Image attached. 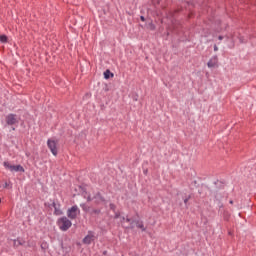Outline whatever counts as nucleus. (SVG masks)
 <instances>
[{"label":"nucleus","mask_w":256,"mask_h":256,"mask_svg":"<svg viewBox=\"0 0 256 256\" xmlns=\"http://www.w3.org/2000/svg\"><path fill=\"white\" fill-rule=\"evenodd\" d=\"M121 217V215L119 213L115 214V219H119Z\"/></svg>","instance_id":"15"},{"label":"nucleus","mask_w":256,"mask_h":256,"mask_svg":"<svg viewBox=\"0 0 256 256\" xmlns=\"http://www.w3.org/2000/svg\"><path fill=\"white\" fill-rule=\"evenodd\" d=\"M9 187V183L8 182H5L4 183V188H8Z\"/></svg>","instance_id":"16"},{"label":"nucleus","mask_w":256,"mask_h":256,"mask_svg":"<svg viewBox=\"0 0 256 256\" xmlns=\"http://www.w3.org/2000/svg\"><path fill=\"white\" fill-rule=\"evenodd\" d=\"M125 221H126V222H130L131 220H130L129 218L126 219V217H121V218H120V222H121L122 224H124Z\"/></svg>","instance_id":"13"},{"label":"nucleus","mask_w":256,"mask_h":256,"mask_svg":"<svg viewBox=\"0 0 256 256\" xmlns=\"http://www.w3.org/2000/svg\"><path fill=\"white\" fill-rule=\"evenodd\" d=\"M95 240V235L93 233H89L84 239V244H91Z\"/></svg>","instance_id":"7"},{"label":"nucleus","mask_w":256,"mask_h":256,"mask_svg":"<svg viewBox=\"0 0 256 256\" xmlns=\"http://www.w3.org/2000/svg\"><path fill=\"white\" fill-rule=\"evenodd\" d=\"M57 145H58V141H56V140L49 139V140L47 141V146H48L49 150L51 151V153H52L54 156H57V155H58Z\"/></svg>","instance_id":"4"},{"label":"nucleus","mask_w":256,"mask_h":256,"mask_svg":"<svg viewBox=\"0 0 256 256\" xmlns=\"http://www.w3.org/2000/svg\"><path fill=\"white\" fill-rule=\"evenodd\" d=\"M20 119V116L17 114H7V116H5V122L9 126L18 125L20 123Z\"/></svg>","instance_id":"2"},{"label":"nucleus","mask_w":256,"mask_h":256,"mask_svg":"<svg viewBox=\"0 0 256 256\" xmlns=\"http://www.w3.org/2000/svg\"><path fill=\"white\" fill-rule=\"evenodd\" d=\"M57 225L60 230L68 231L72 227V222L67 217L58 219Z\"/></svg>","instance_id":"1"},{"label":"nucleus","mask_w":256,"mask_h":256,"mask_svg":"<svg viewBox=\"0 0 256 256\" xmlns=\"http://www.w3.org/2000/svg\"><path fill=\"white\" fill-rule=\"evenodd\" d=\"M81 207L83 208V210H86V207H85V205H81Z\"/></svg>","instance_id":"20"},{"label":"nucleus","mask_w":256,"mask_h":256,"mask_svg":"<svg viewBox=\"0 0 256 256\" xmlns=\"http://www.w3.org/2000/svg\"><path fill=\"white\" fill-rule=\"evenodd\" d=\"M111 209H114V205H110Z\"/></svg>","instance_id":"22"},{"label":"nucleus","mask_w":256,"mask_h":256,"mask_svg":"<svg viewBox=\"0 0 256 256\" xmlns=\"http://www.w3.org/2000/svg\"><path fill=\"white\" fill-rule=\"evenodd\" d=\"M214 51H215V52H217V51H218V47H217V45H216V44L214 45Z\"/></svg>","instance_id":"18"},{"label":"nucleus","mask_w":256,"mask_h":256,"mask_svg":"<svg viewBox=\"0 0 256 256\" xmlns=\"http://www.w3.org/2000/svg\"><path fill=\"white\" fill-rule=\"evenodd\" d=\"M229 203H230V204H233V201L231 200Z\"/></svg>","instance_id":"23"},{"label":"nucleus","mask_w":256,"mask_h":256,"mask_svg":"<svg viewBox=\"0 0 256 256\" xmlns=\"http://www.w3.org/2000/svg\"><path fill=\"white\" fill-rule=\"evenodd\" d=\"M110 77H114V74H111V71L110 70H106L104 72V78L105 79H110Z\"/></svg>","instance_id":"12"},{"label":"nucleus","mask_w":256,"mask_h":256,"mask_svg":"<svg viewBox=\"0 0 256 256\" xmlns=\"http://www.w3.org/2000/svg\"><path fill=\"white\" fill-rule=\"evenodd\" d=\"M136 227L141 229L142 231H145V225L143 224V221H136Z\"/></svg>","instance_id":"10"},{"label":"nucleus","mask_w":256,"mask_h":256,"mask_svg":"<svg viewBox=\"0 0 256 256\" xmlns=\"http://www.w3.org/2000/svg\"><path fill=\"white\" fill-rule=\"evenodd\" d=\"M24 244H25L24 240L16 239V240L13 241V245L15 247H19V246L24 245Z\"/></svg>","instance_id":"9"},{"label":"nucleus","mask_w":256,"mask_h":256,"mask_svg":"<svg viewBox=\"0 0 256 256\" xmlns=\"http://www.w3.org/2000/svg\"><path fill=\"white\" fill-rule=\"evenodd\" d=\"M47 247H48L47 243L41 244V248H42V249H46Z\"/></svg>","instance_id":"14"},{"label":"nucleus","mask_w":256,"mask_h":256,"mask_svg":"<svg viewBox=\"0 0 256 256\" xmlns=\"http://www.w3.org/2000/svg\"><path fill=\"white\" fill-rule=\"evenodd\" d=\"M189 202V199H185L184 203L187 204Z\"/></svg>","instance_id":"19"},{"label":"nucleus","mask_w":256,"mask_h":256,"mask_svg":"<svg viewBox=\"0 0 256 256\" xmlns=\"http://www.w3.org/2000/svg\"><path fill=\"white\" fill-rule=\"evenodd\" d=\"M53 206H54V214L55 215L60 216L63 214V211L60 208H58V206L56 204H53Z\"/></svg>","instance_id":"8"},{"label":"nucleus","mask_w":256,"mask_h":256,"mask_svg":"<svg viewBox=\"0 0 256 256\" xmlns=\"http://www.w3.org/2000/svg\"><path fill=\"white\" fill-rule=\"evenodd\" d=\"M0 42L1 43H8V36L5 34L0 35Z\"/></svg>","instance_id":"11"},{"label":"nucleus","mask_w":256,"mask_h":256,"mask_svg":"<svg viewBox=\"0 0 256 256\" xmlns=\"http://www.w3.org/2000/svg\"><path fill=\"white\" fill-rule=\"evenodd\" d=\"M3 166L5 169L9 170L10 172H25V169L21 165H11L9 162H4Z\"/></svg>","instance_id":"3"},{"label":"nucleus","mask_w":256,"mask_h":256,"mask_svg":"<svg viewBox=\"0 0 256 256\" xmlns=\"http://www.w3.org/2000/svg\"><path fill=\"white\" fill-rule=\"evenodd\" d=\"M218 39H219V40H222V39H223V37H222V36H219V37H218Z\"/></svg>","instance_id":"21"},{"label":"nucleus","mask_w":256,"mask_h":256,"mask_svg":"<svg viewBox=\"0 0 256 256\" xmlns=\"http://www.w3.org/2000/svg\"><path fill=\"white\" fill-rule=\"evenodd\" d=\"M79 214H80V209L78 208V206H73L67 211V216L70 219H76Z\"/></svg>","instance_id":"5"},{"label":"nucleus","mask_w":256,"mask_h":256,"mask_svg":"<svg viewBox=\"0 0 256 256\" xmlns=\"http://www.w3.org/2000/svg\"><path fill=\"white\" fill-rule=\"evenodd\" d=\"M140 19L142 22H145V16H141Z\"/></svg>","instance_id":"17"},{"label":"nucleus","mask_w":256,"mask_h":256,"mask_svg":"<svg viewBox=\"0 0 256 256\" xmlns=\"http://www.w3.org/2000/svg\"><path fill=\"white\" fill-rule=\"evenodd\" d=\"M218 65V58L217 56H213L210 58L209 62L207 63L208 68H214Z\"/></svg>","instance_id":"6"}]
</instances>
